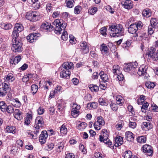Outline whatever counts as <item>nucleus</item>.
<instances>
[{
  "instance_id": "f257e3e1",
  "label": "nucleus",
  "mask_w": 158,
  "mask_h": 158,
  "mask_svg": "<svg viewBox=\"0 0 158 158\" xmlns=\"http://www.w3.org/2000/svg\"><path fill=\"white\" fill-rule=\"evenodd\" d=\"M62 21V23L59 19H57L53 22V24L55 26V32L56 34H60L61 33V31L64 30L61 38L63 40L65 41L67 40L68 37L67 32L64 31L67 24L66 23L63 22V20Z\"/></svg>"
},
{
  "instance_id": "f03ea898",
  "label": "nucleus",
  "mask_w": 158,
  "mask_h": 158,
  "mask_svg": "<svg viewBox=\"0 0 158 158\" xmlns=\"http://www.w3.org/2000/svg\"><path fill=\"white\" fill-rule=\"evenodd\" d=\"M109 30L111 31L110 35L113 37H118L124 35V29L120 24H113L109 27Z\"/></svg>"
},
{
  "instance_id": "7ed1b4c3",
  "label": "nucleus",
  "mask_w": 158,
  "mask_h": 158,
  "mask_svg": "<svg viewBox=\"0 0 158 158\" xmlns=\"http://www.w3.org/2000/svg\"><path fill=\"white\" fill-rule=\"evenodd\" d=\"M12 45L11 49L15 52H21L22 49V43L21 40L18 38H12Z\"/></svg>"
},
{
  "instance_id": "20e7f679",
  "label": "nucleus",
  "mask_w": 158,
  "mask_h": 158,
  "mask_svg": "<svg viewBox=\"0 0 158 158\" xmlns=\"http://www.w3.org/2000/svg\"><path fill=\"white\" fill-rule=\"evenodd\" d=\"M143 26V24L141 21L136 22L135 24H131L128 28V31L132 34H135L136 36L137 30L142 28Z\"/></svg>"
},
{
  "instance_id": "39448f33",
  "label": "nucleus",
  "mask_w": 158,
  "mask_h": 158,
  "mask_svg": "<svg viewBox=\"0 0 158 158\" xmlns=\"http://www.w3.org/2000/svg\"><path fill=\"white\" fill-rule=\"evenodd\" d=\"M101 135H99V140L101 142H103L105 143L108 146H111L112 145V142L110 139H108L109 134L106 129H103L102 130Z\"/></svg>"
},
{
  "instance_id": "423d86ee",
  "label": "nucleus",
  "mask_w": 158,
  "mask_h": 158,
  "mask_svg": "<svg viewBox=\"0 0 158 158\" xmlns=\"http://www.w3.org/2000/svg\"><path fill=\"white\" fill-rule=\"evenodd\" d=\"M156 49L153 47H151L146 52V55L149 59L155 61L158 60V53L156 52Z\"/></svg>"
},
{
  "instance_id": "0eeeda50",
  "label": "nucleus",
  "mask_w": 158,
  "mask_h": 158,
  "mask_svg": "<svg viewBox=\"0 0 158 158\" xmlns=\"http://www.w3.org/2000/svg\"><path fill=\"white\" fill-rule=\"evenodd\" d=\"M25 17L30 21L34 22L38 20L39 15L38 13L36 11H30L27 13Z\"/></svg>"
},
{
  "instance_id": "6e6552de",
  "label": "nucleus",
  "mask_w": 158,
  "mask_h": 158,
  "mask_svg": "<svg viewBox=\"0 0 158 158\" xmlns=\"http://www.w3.org/2000/svg\"><path fill=\"white\" fill-rule=\"evenodd\" d=\"M24 29V27L22 24L16 23L14 27L11 35L12 38H18L19 33Z\"/></svg>"
},
{
  "instance_id": "1a4fd4ad",
  "label": "nucleus",
  "mask_w": 158,
  "mask_h": 158,
  "mask_svg": "<svg viewBox=\"0 0 158 158\" xmlns=\"http://www.w3.org/2000/svg\"><path fill=\"white\" fill-rule=\"evenodd\" d=\"M2 85L3 87L0 88V97L6 96L7 93L10 91L11 88L9 83L7 84L5 82Z\"/></svg>"
},
{
  "instance_id": "9d476101",
  "label": "nucleus",
  "mask_w": 158,
  "mask_h": 158,
  "mask_svg": "<svg viewBox=\"0 0 158 158\" xmlns=\"http://www.w3.org/2000/svg\"><path fill=\"white\" fill-rule=\"evenodd\" d=\"M138 63L137 62H132L128 63L125 64L124 70L126 72H132L134 73L133 72L135 71V69L138 65Z\"/></svg>"
},
{
  "instance_id": "9b49d317",
  "label": "nucleus",
  "mask_w": 158,
  "mask_h": 158,
  "mask_svg": "<svg viewBox=\"0 0 158 158\" xmlns=\"http://www.w3.org/2000/svg\"><path fill=\"white\" fill-rule=\"evenodd\" d=\"M148 69L147 66L142 65L139 68L137 73L139 76H143L145 78H147L149 76L148 74L146 72Z\"/></svg>"
},
{
  "instance_id": "f8f14e48",
  "label": "nucleus",
  "mask_w": 158,
  "mask_h": 158,
  "mask_svg": "<svg viewBox=\"0 0 158 158\" xmlns=\"http://www.w3.org/2000/svg\"><path fill=\"white\" fill-rule=\"evenodd\" d=\"M44 125L43 118L40 116L37 117L35 120L34 127L36 129H39Z\"/></svg>"
},
{
  "instance_id": "ddd939ff",
  "label": "nucleus",
  "mask_w": 158,
  "mask_h": 158,
  "mask_svg": "<svg viewBox=\"0 0 158 158\" xmlns=\"http://www.w3.org/2000/svg\"><path fill=\"white\" fill-rule=\"evenodd\" d=\"M40 36V34L38 33H32L27 37V39L28 42L31 43L36 41Z\"/></svg>"
},
{
  "instance_id": "4468645a",
  "label": "nucleus",
  "mask_w": 158,
  "mask_h": 158,
  "mask_svg": "<svg viewBox=\"0 0 158 158\" xmlns=\"http://www.w3.org/2000/svg\"><path fill=\"white\" fill-rule=\"evenodd\" d=\"M143 152L148 156L152 155L153 152L152 146L148 144H145L143 146Z\"/></svg>"
},
{
  "instance_id": "2eb2a0df",
  "label": "nucleus",
  "mask_w": 158,
  "mask_h": 158,
  "mask_svg": "<svg viewBox=\"0 0 158 158\" xmlns=\"http://www.w3.org/2000/svg\"><path fill=\"white\" fill-rule=\"evenodd\" d=\"M81 51L84 54H87L89 52V45L85 41H82L80 43Z\"/></svg>"
},
{
  "instance_id": "dca6fc26",
  "label": "nucleus",
  "mask_w": 158,
  "mask_h": 158,
  "mask_svg": "<svg viewBox=\"0 0 158 158\" xmlns=\"http://www.w3.org/2000/svg\"><path fill=\"white\" fill-rule=\"evenodd\" d=\"M148 35V33L147 34L145 32L142 31L136 33V36H135L139 37L140 40H146L147 42H148L149 40Z\"/></svg>"
},
{
  "instance_id": "f3484780",
  "label": "nucleus",
  "mask_w": 158,
  "mask_h": 158,
  "mask_svg": "<svg viewBox=\"0 0 158 158\" xmlns=\"http://www.w3.org/2000/svg\"><path fill=\"white\" fill-rule=\"evenodd\" d=\"M48 137V134L46 131H43L39 138V142L42 144H44L46 142V139Z\"/></svg>"
},
{
  "instance_id": "a211bd4d",
  "label": "nucleus",
  "mask_w": 158,
  "mask_h": 158,
  "mask_svg": "<svg viewBox=\"0 0 158 158\" xmlns=\"http://www.w3.org/2000/svg\"><path fill=\"white\" fill-rule=\"evenodd\" d=\"M121 4L125 8L127 9H131L133 5L132 2L130 0H126L125 2H122Z\"/></svg>"
},
{
  "instance_id": "6ab92c4d",
  "label": "nucleus",
  "mask_w": 158,
  "mask_h": 158,
  "mask_svg": "<svg viewBox=\"0 0 158 158\" xmlns=\"http://www.w3.org/2000/svg\"><path fill=\"white\" fill-rule=\"evenodd\" d=\"M14 112V117L18 120H21L23 118L22 113L18 109H16Z\"/></svg>"
},
{
  "instance_id": "aec40b11",
  "label": "nucleus",
  "mask_w": 158,
  "mask_h": 158,
  "mask_svg": "<svg viewBox=\"0 0 158 158\" xmlns=\"http://www.w3.org/2000/svg\"><path fill=\"white\" fill-rule=\"evenodd\" d=\"M141 127L142 129L145 131H148L153 127L152 125L150 123L146 122H143Z\"/></svg>"
},
{
  "instance_id": "412c9836",
  "label": "nucleus",
  "mask_w": 158,
  "mask_h": 158,
  "mask_svg": "<svg viewBox=\"0 0 158 158\" xmlns=\"http://www.w3.org/2000/svg\"><path fill=\"white\" fill-rule=\"evenodd\" d=\"M40 27L41 28L45 30L46 31H51L53 27L50 24L47 22L43 23L41 25Z\"/></svg>"
},
{
  "instance_id": "4be33fe9",
  "label": "nucleus",
  "mask_w": 158,
  "mask_h": 158,
  "mask_svg": "<svg viewBox=\"0 0 158 158\" xmlns=\"http://www.w3.org/2000/svg\"><path fill=\"white\" fill-rule=\"evenodd\" d=\"M123 138L120 136L117 135L114 138L115 143L114 146L116 147L121 145L123 143Z\"/></svg>"
},
{
  "instance_id": "5701e85b",
  "label": "nucleus",
  "mask_w": 158,
  "mask_h": 158,
  "mask_svg": "<svg viewBox=\"0 0 158 158\" xmlns=\"http://www.w3.org/2000/svg\"><path fill=\"white\" fill-rule=\"evenodd\" d=\"M122 68L118 65H114L112 67V72L114 74H119L121 72Z\"/></svg>"
},
{
  "instance_id": "b1692460",
  "label": "nucleus",
  "mask_w": 158,
  "mask_h": 158,
  "mask_svg": "<svg viewBox=\"0 0 158 158\" xmlns=\"http://www.w3.org/2000/svg\"><path fill=\"white\" fill-rule=\"evenodd\" d=\"M71 72L69 70H66L63 69L60 73V76L61 77L64 78H68L71 74Z\"/></svg>"
},
{
  "instance_id": "393cba45",
  "label": "nucleus",
  "mask_w": 158,
  "mask_h": 158,
  "mask_svg": "<svg viewBox=\"0 0 158 158\" xmlns=\"http://www.w3.org/2000/svg\"><path fill=\"white\" fill-rule=\"evenodd\" d=\"M99 75L101 79L102 80V81L104 82H108L109 79V77L106 74L104 73L103 71H101L99 73Z\"/></svg>"
},
{
  "instance_id": "a878e982",
  "label": "nucleus",
  "mask_w": 158,
  "mask_h": 158,
  "mask_svg": "<svg viewBox=\"0 0 158 158\" xmlns=\"http://www.w3.org/2000/svg\"><path fill=\"white\" fill-rule=\"evenodd\" d=\"M126 138L127 140L129 141H133L134 139V135L132 132L128 131L125 133Z\"/></svg>"
},
{
  "instance_id": "bb28decb",
  "label": "nucleus",
  "mask_w": 158,
  "mask_h": 158,
  "mask_svg": "<svg viewBox=\"0 0 158 158\" xmlns=\"http://www.w3.org/2000/svg\"><path fill=\"white\" fill-rule=\"evenodd\" d=\"M73 64L71 62H66L64 63L63 65V69L66 70H69V69H73Z\"/></svg>"
},
{
  "instance_id": "cd10ccee",
  "label": "nucleus",
  "mask_w": 158,
  "mask_h": 158,
  "mask_svg": "<svg viewBox=\"0 0 158 158\" xmlns=\"http://www.w3.org/2000/svg\"><path fill=\"white\" fill-rule=\"evenodd\" d=\"M6 81L12 82L15 80L13 75L11 73H10L6 75L4 78Z\"/></svg>"
},
{
  "instance_id": "c85d7f7f",
  "label": "nucleus",
  "mask_w": 158,
  "mask_h": 158,
  "mask_svg": "<svg viewBox=\"0 0 158 158\" xmlns=\"http://www.w3.org/2000/svg\"><path fill=\"white\" fill-rule=\"evenodd\" d=\"M32 115L31 114L27 113V117L25 118L24 124L27 126L29 125L31 123V121L32 120Z\"/></svg>"
},
{
  "instance_id": "c756f323",
  "label": "nucleus",
  "mask_w": 158,
  "mask_h": 158,
  "mask_svg": "<svg viewBox=\"0 0 158 158\" xmlns=\"http://www.w3.org/2000/svg\"><path fill=\"white\" fill-rule=\"evenodd\" d=\"M100 51L103 54H106L109 50V49L106 44H103L100 46Z\"/></svg>"
},
{
  "instance_id": "7c9ffc66",
  "label": "nucleus",
  "mask_w": 158,
  "mask_h": 158,
  "mask_svg": "<svg viewBox=\"0 0 158 158\" xmlns=\"http://www.w3.org/2000/svg\"><path fill=\"white\" fill-rule=\"evenodd\" d=\"M60 131L62 136H63L66 134L68 131L65 125L63 124L60 127Z\"/></svg>"
},
{
  "instance_id": "2f4dec72",
  "label": "nucleus",
  "mask_w": 158,
  "mask_h": 158,
  "mask_svg": "<svg viewBox=\"0 0 158 158\" xmlns=\"http://www.w3.org/2000/svg\"><path fill=\"white\" fill-rule=\"evenodd\" d=\"M64 147V145L62 142L58 143L56 146V151L58 152H61L62 151Z\"/></svg>"
},
{
  "instance_id": "473e14b6",
  "label": "nucleus",
  "mask_w": 158,
  "mask_h": 158,
  "mask_svg": "<svg viewBox=\"0 0 158 158\" xmlns=\"http://www.w3.org/2000/svg\"><path fill=\"white\" fill-rule=\"evenodd\" d=\"M142 15L145 17H149L151 16V11L149 9L146 8L142 11Z\"/></svg>"
},
{
  "instance_id": "72a5a7b5",
  "label": "nucleus",
  "mask_w": 158,
  "mask_h": 158,
  "mask_svg": "<svg viewBox=\"0 0 158 158\" xmlns=\"http://www.w3.org/2000/svg\"><path fill=\"white\" fill-rule=\"evenodd\" d=\"M1 27L2 29L5 30H8L12 27V24L9 23H3L1 24Z\"/></svg>"
},
{
  "instance_id": "f704fd0d",
  "label": "nucleus",
  "mask_w": 158,
  "mask_h": 158,
  "mask_svg": "<svg viewBox=\"0 0 158 158\" xmlns=\"http://www.w3.org/2000/svg\"><path fill=\"white\" fill-rule=\"evenodd\" d=\"M7 106L4 101H2L0 102V109L3 112H6Z\"/></svg>"
},
{
  "instance_id": "c9c22d12",
  "label": "nucleus",
  "mask_w": 158,
  "mask_h": 158,
  "mask_svg": "<svg viewBox=\"0 0 158 158\" xmlns=\"http://www.w3.org/2000/svg\"><path fill=\"white\" fill-rule=\"evenodd\" d=\"M98 8L95 7H90L88 10V13L91 15H94L97 12Z\"/></svg>"
},
{
  "instance_id": "e433bc0d",
  "label": "nucleus",
  "mask_w": 158,
  "mask_h": 158,
  "mask_svg": "<svg viewBox=\"0 0 158 158\" xmlns=\"http://www.w3.org/2000/svg\"><path fill=\"white\" fill-rule=\"evenodd\" d=\"M146 137L145 136H142L138 137L137 139V142L141 143H143L146 142Z\"/></svg>"
},
{
  "instance_id": "4c0bfd02",
  "label": "nucleus",
  "mask_w": 158,
  "mask_h": 158,
  "mask_svg": "<svg viewBox=\"0 0 158 158\" xmlns=\"http://www.w3.org/2000/svg\"><path fill=\"white\" fill-rule=\"evenodd\" d=\"M87 126L86 123L85 122H82L80 123L77 126V128L81 131H83L85 129Z\"/></svg>"
},
{
  "instance_id": "58836bf2",
  "label": "nucleus",
  "mask_w": 158,
  "mask_h": 158,
  "mask_svg": "<svg viewBox=\"0 0 158 158\" xmlns=\"http://www.w3.org/2000/svg\"><path fill=\"white\" fill-rule=\"evenodd\" d=\"M150 22L151 25L155 27L158 26V19L156 18H152L150 21Z\"/></svg>"
},
{
  "instance_id": "ea45409f",
  "label": "nucleus",
  "mask_w": 158,
  "mask_h": 158,
  "mask_svg": "<svg viewBox=\"0 0 158 158\" xmlns=\"http://www.w3.org/2000/svg\"><path fill=\"white\" fill-rule=\"evenodd\" d=\"M98 102L100 105L102 106H107L108 103L106 100L104 98H100L98 99Z\"/></svg>"
},
{
  "instance_id": "a19ab883",
  "label": "nucleus",
  "mask_w": 158,
  "mask_h": 158,
  "mask_svg": "<svg viewBox=\"0 0 158 158\" xmlns=\"http://www.w3.org/2000/svg\"><path fill=\"white\" fill-rule=\"evenodd\" d=\"M74 2L73 0H66L65 1V3L66 4V6L67 7L69 8H72L73 6Z\"/></svg>"
},
{
  "instance_id": "79ce46f5",
  "label": "nucleus",
  "mask_w": 158,
  "mask_h": 158,
  "mask_svg": "<svg viewBox=\"0 0 158 158\" xmlns=\"http://www.w3.org/2000/svg\"><path fill=\"white\" fill-rule=\"evenodd\" d=\"M87 108L89 109L95 108L97 107V103L94 102L88 103L87 106Z\"/></svg>"
},
{
  "instance_id": "37998d69",
  "label": "nucleus",
  "mask_w": 158,
  "mask_h": 158,
  "mask_svg": "<svg viewBox=\"0 0 158 158\" xmlns=\"http://www.w3.org/2000/svg\"><path fill=\"white\" fill-rule=\"evenodd\" d=\"M89 87L92 92H97L99 89L98 87V86L93 84H90L89 85Z\"/></svg>"
},
{
  "instance_id": "c03bdc74",
  "label": "nucleus",
  "mask_w": 158,
  "mask_h": 158,
  "mask_svg": "<svg viewBox=\"0 0 158 158\" xmlns=\"http://www.w3.org/2000/svg\"><path fill=\"white\" fill-rule=\"evenodd\" d=\"M145 96L143 95H140L137 100V103L139 105H141L143 103L145 100Z\"/></svg>"
},
{
  "instance_id": "a18cd8bd",
  "label": "nucleus",
  "mask_w": 158,
  "mask_h": 158,
  "mask_svg": "<svg viewBox=\"0 0 158 158\" xmlns=\"http://www.w3.org/2000/svg\"><path fill=\"white\" fill-rule=\"evenodd\" d=\"M145 85L148 88L150 89H153L155 85L154 82H152L150 81L146 82Z\"/></svg>"
},
{
  "instance_id": "49530a36",
  "label": "nucleus",
  "mask_w": 158,
  "mask_h": 158,
  "mask_svg": "<svg viewBox=\"0 0 158 158\" xmlns=\"http://www.w3.org/2000/svg\"><path fill=\"white\" fill-rule=\"evenodd\" d=\"M132 153L130 151H126L123 154V156L124 158H130L132 155Z\"/></svg>"
},
{
  "instance_id": "de8ad7c7",
  "label": "nucleus",
  "mask_w": 158,
  "mask_h": 158,
  "mask_svg": "<svg viewBox=\"0 0 158 158\" xmlns=\"http://www.w3.org/2000/svg\"><path fill=\"white\" fill-rule=\"evenodd\" d=\"M38 86L35 84L32 85L31 87V92L33 94H35L37 91Z\"/></svg>"
},
{
  "instance_id": "09e8293b",
  "label": "nucleus",
  "mask_w": 158,
  "mask_h": 158,
  "mask_svg": "<svg viewBox=\"0 0 158 158\" xmlns=\"http://www.w3.org/2000/svg\"><path fill=\"white\" fill-rule=\"evenodd\" d=\"M13 105L16 107H19L21 105V103L18 98H15L14 99Z\"/></svg>"
},
{
  "instance_id": "8fccbe9b",
  "label": "nucleus",
  "mask_w": 158,
  "mask_h": 158,
  "mask_svg": "<svg viewBox=\"0 0 158 158\" xmlns=\"http://www.w3.org/2000/svg\"><path fill=\"white\" fill-rule=\"evenodd\" d=\"M123 121L120 120L119 121L118 123L116 125L115 127L118 130H120L123 127Z\"/></svg>"
},
{
  "instance_id": "3c124183",
  "label": "nucleus",
  "mask_w": 158,
  "mask_h": 158,
  "mask_svg": "<svg viewBox=\"0 0 158 158\" xmlns=\"http://www.w3.org/2000/svg\"><path fill=\"white\" fill-rule=\"evenodd\" d=\"M148 106L149 104L147 102L143 104L142 106L141 107L142 111L144 113L146 112Z\"/></svg>"
},
{
  "instance_id": "603ef678",
  "label": "nucleus",
  "mask_w": 158,
  "mask_h": 158,
  "mask_svg": "<svg viewBox=\"0 0 158 158\" xmlns=\"http://www.w3.org/2000/svg\"><path fill=\"white\" fill-rule=\"evenodd\" d=\"M155 27L151 25L148 26V34L149 35H151L153 33Z\"/></svg>"
},
{
  "instance_id": "864d4df0",
  "label": "nucleus",
  "mask_w": 158,
  "mask_h": 158,
  "mask_svg": "<svg viewBox=\"0 0 158 158\" xmlns=\"http://www.w3.org/2000/svg\"><path fill=\"white\" fill-rule=\"evenodd\" d=\"M15 128L13 126L10 127L8 126L6 127V130L8 132L14 133L15 132Z\"/></svg>"
},
{
  "instance_id": "5fc2aeb1",
  "label": "nucleus",
  "mask_w": 158,
  "mask_h": 158,
  "mask_svg": "<svg viewBox=\"0 0 158 158\" xmlns=\"http://www.w3.org/2000/svg\"><path fill=\"white\" fill-rule=\"evenodd\" d=\"M6 109V112H7L8 113H12L14 111L13 106L11 105L7 106Z\"/></svg>"
},
{
  "instance_id": "6e6d98bb",
  "label": "nucleus",
  "mask_w": 158,
  "mask_h": 158,
  "mask_svg": "<svg viewBox=\"0 0 158 158\" xmlns=\"http://www.w3.org/2000/svg\"><path fill=\"white\" fill-rule=\"evenodd\" d=\"M97 122L101 125L104 126L105 125V122L103 120V118L101 116H99L97 118Z\"/></svg>"
},
{
  "instance_id": "4d7b16f0",
  "label": "nucleus",
  "mask_w": 158,
  "mask_h": 158,
  "mask_svg": "<svg viewBox=\"0 0 158 158\" xmlns=\"http://www.w3.org/2000/svg\"><path fill=\"white\" fill-rule=\"evenodd\" d=\"M79 111L78 110H72L71 111V115L74 118L77 117L79 114Z\"/></svg>"
},
{
  "instance_id": "13d9d810",
  "label": "nucleus",
  "mask_w": 158,
  "mask_h": 158,
  "mask_svg": "<svg viewBox=\"0 0 158 158\" xmlns=\"http://www.w3.org/2000/svg\"><path fill=\"white\" fill-rule=\"evenodd\" d=\"M46 8L47 12H50L52 10L53 5L51 3H48L46 5Z\"/></svg>"
},
{
  "instance_id": "bf43d9fd",
  "label": "nucleus",
  "mask_w": 158,
  "mask_h": 158,
  "mask_svg": "<svg viewBox=\"0 0 158 158\" xmlns=\"http://www.w3.org/2000/svg\"><path fill=\"white\" fill-rule=\"evenodd\" d=\"M61 18L64 19H66L70 16V15L67 12H64L61 14Z\"/></svg>"
},
{
  "instance_id": "052dcab7",
  "label": "nucleus",
  "mask_w": 158,
  "mask_h": 158,
  "mask_svg": "<svg viewBox=\"0 0 158 158\" xmlns=\"http://www.w3.org/2000/svg\"><path fill=\"white\" fill-rule=\"evenodd\" d=\"M117 100V103L120 105H122V103L123 102V98L120 96H118L116 97Z\"/></svg>"
},
{
  "instance_id": "680f3d73",
  "label": "nucleus",
  "mask_w": 158,
  "mask_h": 158,
  "mask_svg": "<svg viewBox=\"0 0 158 158\" xmlns=\"http://www.w3.org/2000/svg\"><path fill=\"white\" fill-rule=\"evenodd\" d=\"M82 7L81 6H76L74 8V13L75 14H79L81 10Z\"/></svg>"
},
{
  "instance_id": "e2e57ef3",
  "label": "nucleus",
  "mask_w": 158,
  "mask_h": 158,
  "mask_svg": "<svg viewBox=\"0 0 158 158\" xmlns=\"http://www.w3.org/2000/svg\"><path fill=\"white\" fill-rule=\"evenodd\" d=\"M94 126L96 130H99L101 129L102 126L101 125L100 123H99L98 122H96L94 123Z\"/></svg>"
},
{
  "instance_id": "0e129e2a",
  "label": "nucleus",
  "mask_w": 158,
  "mask_h": 158,
  "mask_svg": "<svg viewBox=\"0 0 158 158\" xmlns=\"http://www.w3.org/2000/svg\"><path fill=\"white\" fill-rule=\"evenodd\" d=\"M54 147V145L53 143H48L46 147L47 150L48 151H50L52 150Z\"/></svg>"
},
{
  "instance_id": "69168bd1",
  "label": "nucleus",
  "mask_w": 158,
  "mask_h": 158,
  "mask_svg": "<svg viewBox=\"0 0 158 158\" xmlns=\"http://www.w3.org/2000/svg\"><path fill=\"white\" fill-rule=\"evenodd\" d=\"M117 75V78L118 80L120 81H122L124 80V76L122 73V72L120 73L119 74H116Z\"/></svg>"
},
{
  "instance_id": "338daca9",
  "label": "nucleus",
  "mask_w": 158,
  "mask_h": 158,
  "mask_svg": "<svg viewBox=\"0 0 158 158\" xmlns=\"http://www.w3.org/2000/svg\"><path fill=\"white\" fill-rule=\"evenodd\" d=\"M106 28L105 27H102L101 29L100 32L103 35L106 36Z\"/></svg>"
},
{
  "instance_id": "774afa93",
  "label": "nucleus",
  "mask_w": 158,
  "mask_h": 158,
  "mask_svg": "<svg viewBox=\"0 0 158 158\" xmlns=\"http://www.w3.org/2000/svg\"><path fill=\"white\" fill-rule=\"evenodd\" d=\"M95 156L97 158H104V156L101 153L98 152L95 153Z\"/></svg>"
}]
</instances>
